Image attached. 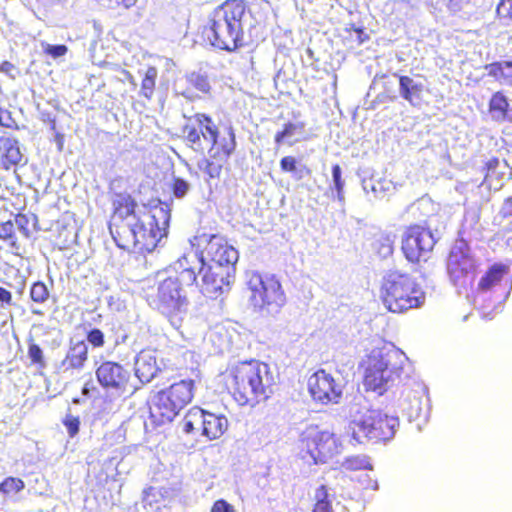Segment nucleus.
I'll return each mask as SVG.
<instances>
[{
	"instance_id": "7c9ffc66",
	"label": "nucleus",
	"mask_w": 512,
	"mask_h": 512,
	"mask_svg": "<svg viewBox=\"0 0 512 512\" xmlns=\"http://www.w3.org/2000/svg\"><path fill=\"white\" fill-rule=\"evenodd\" d=\"M509 102L502 91L492 94L489 101V112L498 119H505L508 115Z\"/></svg>"
},
{
	"instance_id": "a18cd8bd",
	"label": "nucleus",
	"mask_w": 512,
	"mask_h": 512,
	"mask_svg": "<svg viewBox=\"0 0 512 512\" xmlns=\"http://www.w3.org/2000/svg\"><path fill=\"white\" fill-rule=\"evenodd\" d=\"M496 14L499 18L512 20V0H500Z\"/></svg>"
},
{
	"instance_id": "bb28decb",
	"label": "nucleus",
	"mask_w": 512,
	"mask_h": 512,
	"mask_svg": "<svg viewBox=\"0 0 512 512\" xmlns=\"http://www.w3.org/2000/svg\"><path fill=\"white\" fill-rule=\"evenodd\" d=\"M499 168L500 161L497 157L490 158L483 166V184L487 185L489 189L497 190L503 185L505 174Z\"/></svg>"
},
{
	"instance_id": "a211bd4d",
	"label": "nucleus",
	"mask_w": 512,
	"mask_h": 512,
	"mask_svg": "<svg viewBox=\"0 0 512 512\" xmlns=\"http://www.w3.org/2000/svg\"><path fill=\"white\" fill-rule=\"evenodd\" d=\"M168 400L160 391H157L149 401L148 419L153 428L170 424L179 414L177 409Z\"/></svg>"
},
{
	"instance_id": "864d4df0",
	"label": "nucleus",
	"mask_w": 512,
	"mask_h": 512,
	"mask_svg": "<svg viewBox=\"0 0 512 512\" xmlns=\"http://www.w3.org/2000/svg\"><path fill=\"white\" fill-rule=\"evenodd\" d=\"M14 69H15V66L7 60L2 61L0 64V72H2V73L10 74Z\"/></svg>"
},
{
	"instance_id": "b1692460",
	"label": "nucleus",
	"mask_w": 512,
	"mask_h": 512,
	"mask_svg": "<svg viewBox=\"0 0 512 512\" xmlns=\"http://www.w3.org/2000/svg\"><path fill=\"white\" fill-rule=\"evenodd\" d=\"M87 359L88 347L84 341H78L69 347L61 366L65 371L80 370L84 367Z\"/></svg>"
},
{
	"instance_id": "c756f323",
	"label": "nucleus",
	"mask_w": 512,
	"mask_h": 512,
	"mask_svg": "<svg viewBox=\"0 0 512 512\" xmlns=\"http://www.w3.org/2000/svg\"><path fill=\"white\" fill-rule=\"evenodd\" d=\"M158 77V70L150 66L146 69L140 86V96L144 97L147 100H151L155 94L156 90V81Z\"/></svg>"
},
{
	"instance_id": "4d7b16f0",
	"label": "nucleus",
	"mask_w": 512,
	"mask_h": 512,
	"mask_svg": "<svg viewBox=\"0 0 512 512\" xmlns=\"http://www.w3.org/2000/svg\"><path fill=\"white\" fill-rule=\"evenodd\" d=\"M449 3L455 2L454 5L457 6L462 3H468L470 0H447Z\"/></svg>"
},
{
	"instance_id": "7ed1b4c3",
	"label": "nucleus",
	"mask_w": 512,
	"mask_h": 512,
	"mask_svg": "<svg viewBox=\"0 0 512 512\" xmlns=\"http://www.w3.org/2000/svg\"><path fill=\"white\" fill-rule=\"evenodd\" d=\"M222 382L239 406L252 408L269 398L273 377L267 364L248 360L227 367L222 373Z\"/></svg>"
},
{
	"instance_id": "bf43d9fd",
	"label": "nucleus",
	"mask_w": 512,
	"mask_h": 512,
	"mask_svg": "<svg viewBox=\"0 0 512 512\" xmlns=\"http://www.w3.org/2000/svg\"><path fill=\"white\" fill-rule=\"evenodd\" d=\"M153 490V488H149L145 493L146 495H149V493Z\"/></svg>"
},
{
	"instance_id": "e433bc0d",
	"label": "nucleus",
	"mask_w": 512,
	"mask_h": 512,
	"mask_svg": "<svg viewBox=\"0 0 512 512\" xmlns=\"http://www.w3.org/2000/svg\"><path fill=\"white\" fill-rule=\"evenodd\" d=\"M28 357L30 359L31 365H35L36 367L42 369L46 366V362L43 355V350L41 347L30 339L28 341Z\"/></svg>"
},
{
	"instance_id": "0eeeda50",
	"label": "nucleus",
	"mask_w": 512,
	"mask_h": 512,
	"mask_svg": "<svg viewBox=\"0 0 512 512\" xmlns=\"http://www.w3.org/2000/svg\"><path fill=\"white\" fill-rule=\"evenodd\" d=\"M398 426V419L377 409L359 407L349 422L350 441L354 444L380 443L390 440Z\"/></svg>"
},
{
	"instance_id": "1a4fd4ad",
	"label": "nucleus",
	"mask_w": 512,
	"mask_h": 512,
	"mask_svg": "<svg viewBox=\"0 0 512 512\" xmlns=\"http://www.w3.org/2000/svg\"><path fill=\"white\" fill-rule=\"evenodd\" d=\"M247 286L250 291L249 301L256 309L269 311L281 307L285 302L281 283L274 275L254 272Z\"/></svg>"
},
{
	"instance_id": "20e7f679",
	"label": "nucleus",
	"mask_w": 512,
	"mask_h": 512,
	"mask_svg": "<svg viewBox=\"0 0 512 512\" xmlns=\"http://www.w3.org/2000/svg\"><path fill=\"white\" fill-rule=\"evenodd\" d=\"M247 9L245 0H226L209 14L204 34L212 46L227 52L244 46L243 18Z\"/></svg>"
},
{
	"instance_id": "6ab92c4d",
	"label": "nucleus",
	"mask_w": 512,
	"mask_h": 512,
	"mask_svg": "<svg viewBox=\"0 0 512 512\" xmlns=\"http://www.w3.org/2000/svg\"><path fill=\"white\" fill-rule=\"evenodd\" d=\"M159 391L180 413L194 397L195 382L191 379H183Z\"/></svg>"
},
{
	"instance_id": "423d86ee",
	"label": "nucleus",
	"mask_w": 512,
	"mask_h": 512,
	"mask_svg": "<svg viewBox=\"0 0 512 512\" xmlns=\"http://www.w3.org/2000/svg\"><path fill=\"white\" fill-rule=\"evenodd\" d=\"M407 362L408 358L400 349H373L360 364L366 390H384L389 381L400 377Z\"/></svg>"
},
{
	"instance_id": "2f4dec72",
	"label": "nucleus",
	"mask_w": 512,
	"mask_h": 512,
	"mask_svg": "<svg viewBox=\"0 0 512 512\" xmlns=\"http://www.w3.org/2000/svg\"><path fill=\"white\" fill-rule=\"evenodd\" d=\"M202 423V409L193 407L185 414L182 420V430L186 434L201 431Z\"/></svg>"
},
{
	"instance_id": "8fccbe9b",
	"label": "nucleus",
	"mask_w": 512,
	"mask_h": 512,
	"mask_svg": "<svg viewBox=\"0 0 512 512\" xmlns=\"http://www.w3.org/2000/svg\"><path fill=\"white\" fill-rule=\"evenodd\" d=\"M0 302L5 305H11L12 294L10 291L0 286Z\"/></svg>"
},
{
	"instance_id": "58836bf2",
	"label": "nucleus",
	"mask_w": 512,
	"mask_h": 512,
	"mask_svg": "<svg viewBox=\"0 0 512 512\" xmlns=\"http://www.w3.org/2000/svg\"><path fill=\"white\" fill-rule=\"evenodd\" d=\"M15 223L25 237H30L36 224L34 218H31L28 215L22 213H18L15 216Z\"/></svg>"
},
{
	"instance_id": "4468645a",
	"label": "nucleus",
	"mask_w": 512,
	"mask_h": 512,
	"mask_svg": "<svg viewBox=\"0 0 512 512\" xmlns=\"http://www.w3.org/2000/svg\"><path fill=\"white\" fill-rule=\"evenodd\" d=\"M219 131L213 118L206 113H195L188 117L182 127L183 138L194 150H203L202 141H208Z\"/></svg>"
},
{
	"instance_id": "cd10ccee",
	"label": "nucleus",
	"mask_w": 512,
	"mask_h": 512,
	"mask_svg": "<svg viewBox=\"0 0 512 512\" xmlns=\"http://www.w3.org/2000/svg\"><path fill=\"white\" fill-rule=\"evenodd\" d=\"M485 70L496 81L512 85V61H495L487 64Z\"/></svg>"
},
{
	"instance_id": "f8f14e48",
	"label": "nucleus",
	"mask_w": 512,
	"mask_h": 512,
	"mask_svg": "<svg viewBox=\"0 0 512 512\" xmlns=\"http://www.w3.org/2000/svg\"><path fill=\"white\" fill-rule=\"evenodd\" d=\"M436 241L432 232L418 224L409 225L403 234L401 250L411 263L426 260Z\"/></svg>"
},
{
	"instance_id": "f3484780",
	"label": "nucleus",
	"mask_w": 512,
	"mask_h": 512,
	"mask_svg": "<svg viewBox=\"0 0 512 512\" xmlns=\"http://www.w3.org/2000/svg\"><path fill=\"white\" fill-rule=\"evenodd\" d=\"M476 265L470 255L460 248L452 249L447 258V272L455 285H465L474 274Z\"/></svg>"
},
{
	"instance_id": "dca6fc26",
	"label": "nucleus",
	"mask_w": 512,
	"mask_h": 512,
	"mask_svg": "<svg viewBox=\"0 0 512 512\" xmlns=\"http://www.w3.org/2000/svg\"><path fill=\"white\" fill-rule=\"evenodd\" d=\"M95 374L99 384L107 390H115L124 393L131 388L130 371L116 361H103L97 367Z\"/></svg>"
},
{
	"instance_id": "72a5a7b5",
	"label": "nucleus",
	"mask_w": 512,
	"mask_h": 512,
	"mask_svg": "<svg viewBox=\"0 0 512 512\" xmlns=\"http://www.w3.org/2000/svg\"><path fill=\"white\" fill-rule=\"evenodd\" d=\"M312 512H334L326 485H320L316 489Z\"/></svg>"
},
{
	"instance_id": "39448f33",
	"label": "nucleus",
	"mask_w": 512,
	"mask_h": 512,
	"mask_svg": "<svg viewBox=\"0 0 512 512\" xmlns=\"http://www.w3.org/2000/svg\"><path fill=\"white\" fill-rule=\"evenodd\" d=\"M379 297L391 313L403 314L423 306L426 294L417 280L408 273L388 271L381 279Z\"/></svg>"
},
{
	"instance_id": "5701e85b",
	"label": "nucleus",
	"mask_w": 512,
	"mask_h": 512,
	"mask_svg": "<svg viewBox=\"0 0 512 512\" xmlns=\"http://www.w3.org/2000/svg\"><path fill=\"white\" fill-rule=\"evenodd\" d=\"M202 419L201 432L210 440L220 438L227 430L228 421L223 415H216L202 410Z\"/></svg>"
},
{
	"instance_id": "aec40b11",
	"label": "nucleus",
	"mask_w": 512,
	"mask_h": 512,
	"mask_svg": "<svg viewBox=\"0 0 512 512\" xmlns=\"http://www.w3.org/2000/svg\"><path fill=\"white\" fill-rule=\"evenodd\" d=\"M185 88L181 92V95L188 100H195L200 95L210 94L211 85L207 74L200 71H192L187 73L184 77Z\"/></svg>"
},
{
	"instance_id": "5fc2aeb1",
	"label": "nucleus",
	"mask_w": 512,
	"mask_h": 512,
	"mask_svg": "<svg viewBox=\"0 0 512 512\" xmlns=\"http://www.w3.org/2000/svg\"><path fill=\"white\" fill-rule=\"evenodd\" d=\"M353 30L357 34L359 44H362L369 39L368 34L365 33L363 28H354Z\"/></svg>"
},
{
	"instance_id": "f03ea898",
	"label": "nucleus",
	"mask_w": 512,
	"mask_h": 512,
	"mask_svg": "<svg viewBox=\"0 0 512 512\" xmlns=\"http://www.w3.org/2000/svg\"><path fill=\"white\" fill-rule=\"evenodd\" d=\"M196 282L197 263L191 255L184 254L156 274V294L148 295L147 299L172 326L178 328L187 314V289L193 287Z\"/></svg>"
},
{
	"instance_id": "4c0bfd02",
	"label": "nucleus",
	"mask_w": 512,
	"mask_h": 512,
	"mask_svg": "<svg viewBox=\"0 0 512 512\" xmlns=\"http://www.w3.org/2000/svg\"><path fill=\"white\" fill-rule=\"evenodd\" d=\"M30 298L35 303H44L49 298L46 284L42 281L34 282L30 288Z\"/></svg>"
},
{
	"instance_id": "ddd939ff",
	"label": "nucleus",
	"mask_w": 512,
	"mask_h": 512,
	"mask_svg": "<svg viewBox=\"0 0 512 512\" xmlns=\"http://www.w3.org/2000/svg\"><path fill=\"white\" fill-rule=\"evenodd\" d=\"M205 245L198 252V259L207 263H223L236 267L239 259L238 250L229 241L218 234L203 235Z\"/></svg>"
},
{
	"instance_id": "a878e982",
	"label": "nucleus",
	"mask_w": 512,
	"mask_h": 512,
	"mask_svg": "<svg viewBox=\"0 0 512 512\" xmlns=\"http://www.w3.org/2000/svg\"><path fill=\"white\" fill-rule=\"evenodd\" d=\"M398 80L400 96L411 105L418 103L424 91L423 84L415 82L411 77L406 75H400Z\"/></svg>"
},
{
	"instance_id": "c9c22d12",
	"label": "nucleus",
	"mask_w": 512,
	"mask_h": 512,
	"mask_svg": "<svg viewBox=\"0 0 512 512\" xmlns=\"http://www.w3.org/2000/svg\"><path fill=\"white\" fill-rule=\"evenodd\" d=\"M0 240L6 242L11 249L19 248L14 224L11 220L0 223Z\"/></svg>"
},
{
	"instance_id": "393cba45",
	"label": "nucleus",
	"mask_w": 512,
	"mask_h": 512,
	"mask_svg": "<svg viewBox=\"0 0 512 512\" xmlns=\"http://www.w3.org/2000/svg\"><path fill=\"white\" fill-rule=\"evenodd\" d=\"M0 150L2 151L1 162L4 169L9 170L20 164L23 155L20 151L19 142L12 137L0 138Z\"/></svg>"
},
{
	"instance_id": "37998d69",
	"label": "nucleus",
	"mask_w": 512,
	"mask_h": 512,
	"mask_svg": "<svg viewBox=\"0 0 512 512\" xmlns=\"http://www.w3.org/2000/svg\"><path fill=\"white\" fill-rule=\"evenodd\" d=\"M88 343L94 348H100L105 344L103 332L98 328H93L86 335Z\"/></svg>"
},
{
	"instance_id": "ea45409f",
	"label": "nucleus",
	"mask_w": 512,
	"mask_h": 512,
	"mask_svg": "<svg viewBox=\"0 0 512 512\" xmlns=\"http://www.w3.org/2000/svg\"><path fill=\"white\" fill-rule=\"evenodd\" d=\"M62 423L66 427L67 432L71 438L75 437L79 433L80 418L78 416L68 414L65 416Z\"/></svg>"
},
{
	"instance_id": "09e8293b",
	"label": "nucleus",
	"mask_w": 512,
	"mask_h": 512,
	"mask_svg": "<svg viewBox=\"0 0 512 512\" xmlns=\"http://www.w3.org/2000/svg\"><path fill=\"white\" fill-rule=\"evenodd\" d=\"M109 3L117 8L128 9L135 5L137 0H108Z\"/></svg>"
},
{
	"instance_id": "79ce46f5",
	"label": "nucleus",
	"mask_w": 512,
	"mask_h": 512,
	"mask_svg": "<svg viewBox=\"0 0 512 512\" xmlns=\"http://www.w3.org/2000/svg\"><path fill=\"white\" fill-rule=\"evenodd\" d=\"M189 190V184L182 178H173L171 183V191L177 198H183Z\"/></svg>"
},
{
	"instance_id": "c85d7f7f",
	"label": "nucleus",
	"mask_w": 512,
	"mask_h": 512,
	"mask_svg": "<svg viewBox=\"0 0 512 512\" xmlns=\"http://www.w3.org/2000/svg\"><path fill=\"white\" fill-rule=\"evenodd\" d=\"M305 125L303 122H287L282 126V129L277 131L274 135L275 143L280 146L287 142L289 145H293L297 140L290 141L291 138L297 134L304 132Z\"/></svg>"
},
{
	"instance_id": "de8ad7c7",
	"label": "nucleus",
	"mask_w": 512,
	"mask_h": 512,
	"mask_svg": "<svg viewBox=\"0 0 512 512\" xmlns=\"http://www.w3.org/2000/svg\"><path fill=\"white\" fill-rule=\"evenodd\" d=\"M210 512H237L235 507L225 499H218L213 502Z\"/></svg>"
},
{
	"instance_id": "3c124183",
	"label": "nucleus",
	"mask_w": 512,
	"mask_h": 512,
	"mask_svg": "<svg viewBox=\"0 0 512 512\" xmlns=\"http://www.w3.org/2000/svg\"><path fill=\"white\" fill-rule=\"evenodd\" d=\"M65 0H36L37 7L40 8H47L51 6L58 5Z\"/></svg>"
},
{
	"instance_id": "9b49d317",
	"label": "nucleus",
	"mask_w": 512,
	"mask_h": 512,
	"mask_svg": "<svg viewBox=\"0 0 512 512\" xmlns=\"http://www.w3.org/2000/svg\"><path fill=\"white\" fill-rule=\"evenodd\" d=\"M210 147L208 157L204 159V172L210 178H218L222 168L235 152L237 142L234 131L230 128L226 133L221 134L220 130L208 140Z\"/></svg>"
},
{
	"instance_id": "473e14b6",
	"label": "nucleus",
	"mask_w": 512,
	"mask_h": 512,
	"mask_svg": "<svg viewBox=\"0 0 512 512\" xmlns=\"http://www.w3.org/2000/svg\"><path fill=\"white\" fill-rule=\"evenodd\" d=\"M341 468L345 472H354L361 470L371 471L373 469L369 457L364 455H354L345 458L341 464Z\"/></svg>"
},
{
	"instance_id": "412c9836",
	"label": "nucleus",
	"mask_w": 512,
	"mask_h": 512,
	"mask_svg": "<svg viewBox=\"0 0 512 512\" xmlns=\"http://www.w3.org/2000/svg\"><path fill=\"white\" fill-rule=\"evenodd\" d=\"M509 273V266L504 263L492 264L482 275L478 284L477 291L481 293H487L499 286Z\"/></svg>"
},
{
	"instance_id": "f257e3e1",
	"label": "nucleus",
	"mask_w": 512,
	"mask_h": 512,
	"mask_svg": "<svg viewBox=\"0 0 512 512\" xmlns=\"http://www.w3.org/2000/svg\"><path fill=\"white\" fill-rule=\"evenodd\" d=\"M111 205L109 230L119 248L146 254L167 236L170 209L166 204H139L130 193L120 192Z\"/></svg>"
},
{
	"instance_id": "2eb2a0df",
	"label": "nucleus",
	"mask_w": 512,
	"mask_h": 512,
	"mask_svg": "<svg viewBox=\"0 0 512 512\" xmlns=\"http://www.w3.org/2000/svg\"><path fill=\"white\" fill-rule=\"evenodd\" d=\"M308 389L311 397L321 404L338 403L342 397L341 385L324 369L309 377Z\"/></svg>"
},
{
	"instance_id": "c03bdc74",
	"label": "nucleus",
	"mask_w": 512,
	"mask_h": 512,
	"mask_svg": "<svg viewBox=\"0 0 512 512\" xmlns=\"http://www.w3.org/2000/svg\"><path fill=\"white\" fill-rule=\"evenodd\" d=\"M332 177H333L335 189L337 192V196L340 200H342L343 199L344 181L342 180L341 167L339 164H335L332 166Z\"/></svg>"
},
{
	"instance_id": "13d9d810",
	"label": "nucleus",
	"mask_w": 512,
	"mask_h": 512,
	"mask_svg": "<svg viewBox=\"0 0 512 512\" xmlns=\"http://www.w3.org/2000/svg\"><path fill=\"white\" fill-rule=\"evenodd\" d=\"M302 170L305 171L307 175H310L311 173V170L309 168L303 167Z\"/></svg>"
},
{
	"instance_id": "a19ab883",
	"label": "nucleus",
	"mask_w": 512,
	"mask_h": 512,
	"mask_svg": "<svg viewBox=\"0 0 512 512\" xmlns=\"http://www.w3.org/2000/svg\"><path fill=\"white\" fill-rule=\"evenodd\" d=\"M43 52L45 55L50 56L53 59H57L63 57L68 52V47L64 44L51 45L46 44L43 45Z\"/></svg>"
},
{
	"instance_id": "9d476101",
	"label": "nucleus",
	"mask_w": 512,
	"mask_h": 512,
	"mask_svg": "<svg viewBox=\"0 0 512 512\" xmlns=\"http://www.w3.org/2000/svg\"><path fill=\"white\" fill-rule=\"evenodd\" d=\"M197 275L201 276L200 292L210 299H217L228 292L235 279L236 267L223 263H207L198 259Z\"/></svg>"
},
{
	"instance_id": "49530a36",
	"label": "nucleus",
	"mask_w": 512,
	"mask_h": 512,
	"mask_svg": "<svg viewBox=\"0 0 512 512\" xmlns=\"http://www.w3.org/2000/svg\"><path fill=\"white\" fill-rule=\"evenodd\" d=\"M280 168L286 173H295L297 170V160L293 156H284L280 160Z\"/></svg>"
},
{
	"instance_id": "4be33fe9",
	"label": "nucleus",
	"mask_w": 512,
	"mask_h": 512,
	"mask_svg": "<svg viewBox=\"0 0 512 512\" xmlns=\"http://www.w3.org/2000/svg\"><path fill=\"white\" fill-rule=\"evenodd\" d=\"M157 359L151 351H141L135 361V375L142 383L150 382L158 373Z\"/></svg>"
},
{
	"instance_id": "603ef678",
	"label": "nucleus",
	"mask_w": 512,
	"mask_h": 512,
	"mask_svg": "<svg viewBox=\"0 0 512 512\" xmlns=\"http://www.w3.org/2000/svg\"><path fill=\"white\" fill-rule=\"evenodd\" d=\"M503 236L506 239L507 245L512 248V220L510 221L509 226L504 228Z\"/></svg>"
},
{
	"instance_id": "6e6d98bb",
	"label": "nucleus",
	"mask_w": 512,
	"mask_h": 512,
	"mask_svg": "<svg viewBox=\"0 0 512 512\" xmlns=\"http://www.w3.org/2000/svg\"><path fill=\"white\" fill-rule=\"evenodd\" d=\"M364 489H375L376 483L372 481L371 479L368 480V482L363 486Z\"/></svg>"
},
{
	"instance_id": "f704fd0d",
	"label": "nucleus",
	"mask_w": 512,
	"mask_h": 512,
	"mask_svg": "<svg viewBox=\"0 0 512 512\" xmlns=\"http://www.w3.org/2000/svg\"><path fill=\"white\" fill-rule=\"evenodd\" d=\"M25 488V483L18 477H6L0 483V493L5 496H11L21 492Z\"/></svg>"
},
{
	"instance_id": "6e6552de",
	"label": "nucleus",
	"mask_w": 512,
	"mask_h": 512,
	"mask_svg": "<svg viewBox=\"0 0 512 512\" xmlns=\"http://www.w3.org/2000/svg\"><path fill=\"white\" fill-rule=\"evenodd\" d=\"M299 447L303 458L324 464L341 452L342 442L335 433L310 426L301 433Z\"/></svg>"
}]
</instances>
